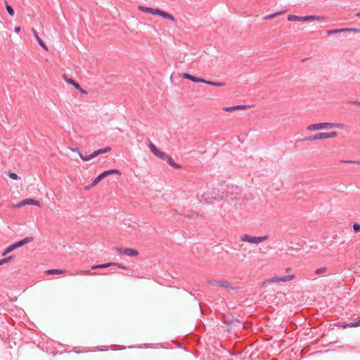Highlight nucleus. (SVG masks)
<instances>
[{
	"instance_id": "nucleus-1",
	"label": "nucleus",
	"mask_w": 360,
	"mask_h": 360,
	"mask_svg": "<svg viewBox=\"0 0 360 360\" xmlns=\"http://www.w3.org/2000/svg\"><path fill=\"white\" fill-rule=\"evenodd\" d=\"M197 197L200 202H213L214 201H221L227 197L225 194L224 188H210L205 189L201 188Z\"/></svg>"
},
{
	"instance_id": "nucleus-2",
	"label": "nucleus",
	"mask_w": 360,
	"mask_h": 360,
	"mask_svg": "<svg viewBox=\"0 0 360 360\" xmlns=\"http://www.w3.org/2000/svg\"><path fill=\"white\" fill-rule=\"evenodd\" d=\"M137 8H138V10H139L143 13H150L153 15H159L165 19H167L173 22H176V20L173 15H172L169 13L162 11L160 9L146 7V6H139L137 7Z\"/></svg>"
},
{
	"instance_id": "nucleus-3",
	"label": "nucleus",
	"mask_w": 360,
	"mask_h": 360,
	"mask_svg": "<svg viewBox=\"0 0 360 360\" xmlns=\"http://www.w3.org/2000/svg\"><path fill=\"white\" fill-rule=\"evenodd\" d=\"M289 21H300V22H309V21H321L326 22L328 17L326 15H309L305 16H299L296 15L290 14L288 15Z\"/></svg>"
},
{
	"instance_id": "nucleus-4",
	"label": "nucleus",
	"mask_w": 360,
	"mask_h": 360,
	"mask_svg": "<svg viewBox=\"0 0 360 360\" xmlns=\"http://www.w3.org/2000/svg\"><path fill=\"white\" fill-rule=\"evenodd\" d=\"M69 148L72 152L77 153L79 154L80 158L83 161H89L91 159H92L94 158H96L98 155L107 153V152H108V151H110L111 150L110 147H105L103 148H101V149H98L97 150H95L94 153H92L91 155H89L88 156H84V155H82V153H81V152L79 151L78 148L75 147V148Z\"/></svg>"
},
{
	"instance_id": "nucleus-5",
	"label": "nucleus",
	"mask_w": 360,
	"mask_h": 360,
	"mask_svg": "<svg viewBox=\"0 0 360 360\" xmlns=\"http://www.w3.org/2000/svg\"><path fill=\"white\" fill-rule=\"evenodd\" d=\"M269 239L268 236H255L249 234H244L240 237L242 242H246L252 244H259Z\"/></svg>"
},
{
	"instance_id": "nucleus-6",
	"label": "nucleus",
	"mask_w": 360,
	"mask_h": 360,
	"mask_svg": "<svg viewBox=\"0 0 360 360\" xmlns=\"http://www.w3.org/2000/svg\"><path fill=\"white\" fill-rule=\"evenodd\" d=\"M331 129V122H321L311 124L307 127V131H318Z\"/></svg>"
},
{
	"instance_id": "nucleus-7",
	"label": "nucleus",
	"mask_w": 360,
	"mask_h": 360,
	"mask_svg": "<svg viewBox=\"0 0 360 360\" xmlns=\"http://www.w3.org/2000/svg\"><path fill=\"white\" fill-rule=\"evenodd\" d=\"M148 147L150 150L158 158L164 160H167V159L168 158L169 155H167L165 153L158 150L155 145L151 141L149 143Z\"/></svg>"
},
{
	"instance_id": "nucleus-8",
	"label": "nucleus",
	"mask_w": 360,
	"mask_h": 360,
	"mask_svg": "<svg viewBox=\"0 0 360 360\" xmlns=\"http://www.w3.org/2000/svg\"><path fill=\"white\" fill-rule=\"evenodd\" d=\"M295 278V275H289L285 276H273L266 280L267 283H279L287 282L293 280Z\"/></svg>"
},
{
	"instance_id": "nucleus-9",
	"label": "nucleus",
	"mask_w": 360,
	"mask_h": 360,
	"mask_svg": "<svg viewBox=\"0 0 360 360\" xmlns=\"http://www.w3.org/2000/svg\"><path fill=\"white\" fill-rule=\"evenodd\" d=\"M117 252L120 255H124L128 257H136L139 255V252L132 248H117Z\"/></svg>"
},
{
	"instance_id": "nucleus-10",
	"label": "nucleus",
	"mask_w": 360,
	"mask_h": 360,
	"mask_svg": "<svg viewBox=\"0 0 360 360\" xmlns=\"http://www.w3.org/2000/svg\"><path fill=\"white\" fill-rule=\"evenodd\" d=\"M115 266L120 269H125L126 266L122 264L117 263V262H109L105 264H96L91 266V269H103L107 268L109 266Z\"/></svg>"
},
{
	"instance_id": "nucleus-11",
	"label": "nucleus",
	"mask_w": 360,
	"mask_h": 360,
	"mask_svg": "<svg viewBox=\"0 0 360 360\" xmlns=\"http://www.w3.org/2000/svg\"><path fill=\"white\" fill-rule=\"evenodd\" d=\"M327 139V132H320L313 136H307L303 139V141H313L319 139Z\"/></svg>"
},
{
	"instance_id": "nucleus-12",
	"label": "nucleus",
	"mask_w": 360,
	"mask_h": 360,
	"mask_svg": "<svg viewBox=\"0 0 360 360\" xmlns=\"http://www.w3.org/2000/svg\"><path fill=\"white\" fill-rule=\"evenodd\" d=\"M360 32V29L356 28H342V29H336V30H329L326 31L328 34H337L340 32Z\"/></svg>"
},
{
	"instance_id": "nucleus-13",
	"label": "nucleus",
	"mask_w": 360,
	"mask_h": 360,
	"mask_svg": "<svg viewBox=\"0 0 360 360\" xmlns=\"http://www.w3.org/2000/svg\"><path fill=\"white\" fill-rule=\"evenodd\" d=\"M26 205H37L38 207L41 206L40 202L39 200L32 199V198H27V199H25V200L20 201V202H18L16 205V207H22V206H24Z\"/></svg>"
},
{
	"instance_id": "nucleus-14",
	"label": "nucleus",
	"mask_w": 360,
	"mask_h": 360,
	"mask_svg": "<svg viewBox=\"0 0 360 360\" xmlns=\"http://www.w3.org/2000/svg\"><path fill=\"white\" fill-rule=\"evenodd\" d=\"M63 78H64V79H65V80L68 84H70L72 85V86H73L76 89L79 90L82 93L86 94V91H84V90L81 88L80 85H79L77 82H76L74 79H71V78H68V77H67V76H66V75H63Z\"/></svg>"
},
{
	"instance_id": "nucleus-15",
	"label": "nucleus",
	"mask_w": 360,
	"mask_h": 360,
	"mask_svg": "<svg viewBox=\"0 0 360 360\" xmlns=\"http://www.w3.org/2000/svg\"><path fill=\"white\" fill-rule=\"evenodd\" d=\"M213 285L219 286V287H221V288L233 289L231 283L226 281H215L213 282Z\"/></svg>"
},
{
	"instance_id": "nucleus-16",
	"label": "nucleus",
	"mask_w": 360,
	"mask_h": 360,
	"mask_svg": "<svg viewBox=\"0 0 360 360\" xmlns=\"http://www.w3.org/2000/svg\"><path fill=\"white\" fill-rule=\"evenodd\" d=\"M111 174H118V175H121V172L118 170V169H110V170H107V171H105L103 172V173L101 174V176L103 177V179L111 175Z\"/></svg>"
},
{
	"instance_id": "nucleus-17",
	"label": "nucleus",
	"mask_w": 360,
	"mask_h": 360,
	"mask_svg": "<svg viewBox=\"0 0 360 360\" xmlns=\"http://www.w3.org/2000/svg\"><path fill=\"white\" fill-rule=\"evenodd\" d=\"M32 240H33V238L32 237H27V238H24L23 240L14 243V245H15V248H18L22 247V245H24Z\"/></svg>"
},
{
	"instance_id": "nucleus-18",
	"label": "nucleus",
	"mask_w": 360,
	"mask_h": 360,
	"mask_svg": "<svg viewBox=\"0 0 360 360\" xmlns=\"http://www.w3.org/2000/svg\"><path fill=\"white\" fill-rule=\"evenodd\" d=\"M67 271L66 270H62V269H47L45 273L46 274H49V275H52V274H65L66 273Z\"/></svg>"
},
{
	"instance_id": "nucleus-19",
	"label": "nucleus",
	"mask_w": 360,
	"mask_h": 360,
	"mask_svg": "<svg viewBox=\"0 0 360 360\" xmlns=\"http://www.w3.org/2000/svg\"><path fill=\"white\" fill-rule=\"evenodd\" d=\"M103 179V177L101 176V175H98L94 181L93 182L91 183V185L86 186L85 188V189H90L92 187H94L95 186H96Z\"/></svg>"
},
{
	"instance_id": "nucleus-20",
	"label": "nucleus",
	"mask_w": 360,
	"mask_h": 360,
	"mask_svg": "<svg viewBox=\"0 0 360 360\" xmlns=\"http://www.w3.org/2000/svg\"><path fill=\"white\" fill-rule=\"evenodd\" d=\"M166 161L171 167L175 169H179L181 167L179 164L175 163L170 156L168 157Z\"/></svg>"
},
{
	"instance_id": "nucleus-21",
	"label": "nucleus",
	"mask_w": 360,
	"mask_h": 360,
	"mask_svg": "<svg viewBox=\"0 0 360 360\" xmlns=\"http://www.w3.org/2000/svg\"><path fill=\"white\" fill-rule=\"evenodd\" d=\"M5 6L6 8V11H8V14L11 16H13L15 14L14 10L13 8L8 4L7 1L5 0Z\"/></svg>"
},
{
	"instance_id": "nucleus-22",
	"label": "nucleus",
	"mask_w": 360,
	"mask_h": 360,
	"mask_svg": "<svg viewBox=\"0 0 360 360\" xmlns=\"http://www.w3.org/2000/svg\"><path fill=\"white\" fill-rule=\"evenodd\" d=\"M15 248H15V245H14V244H13V245H11V246H9V247H8V248L4 250V252H3L2 255H3V256L6 255H7V254H8L9 252H12L13 250H14Z\"/></svg>"
},
{
	"instance_id": "nucleus-23",
	"label": "nucleus",
	"mask_w": 360,
	"mask_h": 360,
	"mask_svg": "<svg viewBox=\"0 0 360 360\" xmlns=\"http://www.w3.org/2000/svg\"><path fill=\"white\" fill-rule=\"evenodd\" d=\"M345 124L342 123H333L331 122V129L338 128V129H344Z\"/></svg>"
},
{
	"instance_id": "nucleus-24",
	"label": "nucleus",
	"mask_w": 360,
	"mask_h": 360,
	"mask_svg": "<svg viewBox=\"0 0 360 360\" xmlns=\"http://www.w3.org/2000/svg\"><path fill=\"white\" fill-rule=\"evenodd\" d=\"M77 274H91V275H96L97 273L96 272H91L90 270H81L79 271Z\"/></svg>"
},
{
	"instance_id": "nucleus-25",
	"label": "nucleus",
	"mask_w": 360,
	"mask_h": 360,
	"mask_svg": "<svg viewBox=\"0 0 360 360\" xmlns=\"http://www.w3.org/2000/svg\"><path fill=\"white\" fill-rule=\"evenodd\" d=\"M326 271H327V269L326 267H322V268L317 269L314 271V273H315V274L319 275V274H325Z\"/></svg>"
},
{
	"instance_id": "nucleus-26",
	"label": "nucleus",
	"mask_w": 360,
	"mask_h": 360,
	"mask_svg": "<svg viewBox=\"0 0 360 360\" xmlns=\"http://www.w3.org/2000/svg\"><path fill=\"white\" fill-rule=\"evenodd\" d=\"M280 13H281L280 12H276V13H272V14H269V15L264 16L263 19L264 20H269V19H271V18H273L277 16Z\"/></svg>"
},
{
	"instance_id": "nucleus-27",
	"label": "nucleus",
	"mask_w": 360,
	"mask_h": 360,
	"mask_svg": "<svg viewBox=\"0 0 360 360\" xmlns=\"http://www.w3.org/2000/svg\"><path fill=\"white\" fill-rule=\"evenodd\" d=\"M249 108H250V106L247 105H235L236 110H246V109H248Z\"/></svg>"
},
{
	"instance_id": "nucleus-28",
	"label": "nucleus",
	"mask_w": 360,
	"mask_h": 360,
	"mask_svg": "<svg viewBox=\"0 0 360 360\" xmlns=\"http://www.w3.org/2000/svg\"><path fill=\"white\" fill-rule=\"evenodd\" d=\"M338 136L336 131L327 132V139H333Z\"/></svg>"
},
{
	"instance_id": "nucleus-29",
	"label": "nucleus",
	"mask_w": 360,
	"mask_h": 360,
	"mask_svg": "<svg viewBox=\"0 0 360 360\" xmlns=\"http://www.w3.org/2000/svg\"><path fill=\"white\" fill-rule=\"evenodd\" d=\"M191 81H193L194 82H202H202H205V79L192 75Z\"/></svg>"
},
{
	"instance_id": "nucleus-30",
	"label": "nucleus",
	"mask_w": 360,
	"mask_h": 360,
	"mask_svg": "<svg viewBox=\"0 0 360 360\" xmlns=\"http://www.w3.org/2000/svg\"><path fill=\"white\" fill-rule=\"evenodd\" d=\"M8 176L11 179H13V180H18L19 179V176L15 174V173H13V172H8Z\"/></svg>"
},
{
	"instance_id": "nucleus-31",
	"label": "nucleus",
	"mask_w": 360,
	"mask_h": 360,
	"mask_svg": "<svg viewBox=\"0 0 360 360\" xmlns=\"http://www.w3.org/2000/svg\"><path fill=\"white\" fill-rule=\"evenodd\" d=\"M359 326H360V320L355 321V322H352V323H349L348 325H347V326L352 327V328L356 327Z\"/></svg>"
},
{
	"instance_id": "nucleus-32",
	"label": "nucleus",
	"mask_w": 360,
	"mask_h": 360,
	"mask_svg": "<svg viewBox=\"0 0 360 360\" xmlns=\"http://www.w3.org/2000/svg\"><path fill=\"white\" fill-rule=\"evenodd\" d=\"M353 229L355 233L360 232V224L354 223L353 224Z\"/></svg>"
},
{
	"instance_id": "nucleus-33",
	"label": "nucleus",
	"mask_w": 360,
	"mask_h": 360,
	"mask_svg": "<svg viewBox=\"0 0 360 360\" xmlns=\"http://www.w3.org/2000/svg\"><path fill=\"white\" fill-rule=\"evenodd\" d=\"M12 257H6L0 259V266L7 263L8 261L11 259Z\"/></svg>"
},
{
	"instance_id": "nucleus-34",
	"label": "nucleus",
	"mask_w": 360,
	"mask_h": 360,
	"mask_svg": "<svg viewBox=\"0 0 360 360\" xmlns=\"http://www.w3.org/2000/svg\"><path fill=\"white\" fill-rule=\"evenodd\" d=\"M223 110L225 112H231V111L236 110L235 105L230 106V107H225L223 108Z\"/></svg>"
},
{
	"instance_id": "nucleus-35",
	"label": "nucleus",
	"mask_w": 360,
	"mask_h": 360,
	"mask_svg": "<svg viewBox=\"0 0 360 360\" xmlns=\"http://www.w3.org/2000/svg\"><path fill=\"white\" fill-rule=\"evenodd\" d=\"M182 77H184V79H187L191 80L192 75L188 74V73H183Z\"/></svg>"
},
{
	"instance_id": "nucleus-36",
	"label": "nucleus",
	"mask_w": 360,
	"mask_h": 360,
	"mask_svg": "<svg viewBox=\"0 0 360 360\" xmlns=\"http://www.w3.org/2000/svg\"><path fill=\"white\" fill-rule=\"evenodd\" d=\"M32 32L33 33V35H34V38L36 39V40L38 38H39V36L37 32L36 31V30L34 28L32 29Z\"/></svg>"
},
{
	"instance_id": "nucleus-37",
	"label": "nucleus",
	"mask_w": 360,
	"mask_h": 360,
	"mask_svg": "<svg viewBox=\"0 0 360 360\" xmlns=\"http://www.w3.org/2000/svg\"><path fill=\"white\" fill-rule=\"evenodd\" d=\"M224 85V83L223 82H214L212 84V86H222Z\"/></svg>"
},
{
	"instance_id": "nucleus-38",
	"label": "nucleus",
	"mask_w": 360,
	"mask_h": 360,
	"mask_svg": "<svg viewBox=\"0 0 360 360\" xmlns=\"http://www.w3.org/2000/svg\"><path fill=\"white\" fill-rule=\"evenodd\" d=\"M41 47H42L44 50L48 51V47L46 45V44L42 41L41 43L39 44Z\"/></svg>"
},
{
	"instance_id": "nucleus-39",
	"label": "nucleus",
	"mask_w": 360,
	"mask_h": 360,
	"mask_svg": "<svg viewBox=\"0 0 360 360\" xmlns=\"http://www.w3.org/2000/svg\"><path fill=\"white\" fill-rule=\"evenodd\" d=\"M342 162H348V163H354V162H356V163L360 164V161H354V160H342Z\"/></svg>"
},
{
	"instance_id": "nucleus-40",
	"label": "nucleus",
	"mask_w": 360,
	"mask_h": 360,
	"mask_svg": "<svg viewBox=\"0 0 360 360\" xmlns=\"http://www.w3.org/2000/svg\"><path fill=\"white\" fill-rule=\"evenodd\" d=\"M213 82H214L213 81H209V80H206V79H205V82H202V83L207 84H210L212 86Z\"/></svg>"
},
{
	"instance_id": "nucleus-41",
	"label": "nucleus",
	"mask_w": 360,
	"mask_h": 360,
	"mask_svg": "<svg viewBox=\"0 0 360 360\" xmlns=\"http://www.w3.org/2000/svg\"><path fill=\"white\" fill-rule=\"evenodd\" d=\"M14 31L15 33H19L20 32V27H15L14 28Z\"/></svg>"
},
{
	"instance_id": "nucleus-42",
	"label": "nucleus",
	"mask_w": 360,
	"mask_h": 360,
	"mask_svg": "<svg viewBox=\"0 0 360 360\" xmlns=\"http://www.w3.org/2000/svg\"><path fill=\"white\" fill-rule=\"evenodd\" d=\"M37 42L39 44L42 41V39L39 37L37 39Z\"/></svg>"
},
{
	"instance_id": "nucleus-43",
	"label": "nucleus",
	"mask_w": 360,
	"mask_h": 360,
	"mask_svg": "<svg viewBox=\"0 0 360 360\" xmlns=\"http://www.w3.org/2000/svg\"><path fill=\"white\" fill-rule=\"evenodd\" d=\"M354 104H355V105H360V102H359V101H355V102L354 103Z\"/></svg>"
},
{
	"instance_id": "nucleus-44",
	"label": "nucleus",
	"mask_w": 360,
	"mask_h": 360,
	"mask_svg": "<svg viewBox=\"0 0 360 360\" xmlns=\"http://www.w3.org/2000/svg\"><path fill=\"white\" fill-rule=\"evenodd\" d=\"M290 270H291V269H290V268H287V269H285V271H286V272H289Z\"/></svg>"
},
{
	"instance_id": "nucleus-45",
	"label": "nucleus",
	"mask_w": 360,
	"mask_h": 360,
	"mask_svg": "<svg viewBox=\"0 0 360 360\" xmlns=\"http://www.w3.org/2000/svg\"><path fill=\"white\" fill-rule=\"evenodd\" d=\"M356 15L357 17H360V12L357 13L356 14Z\"/></svg>"
}]
</instances>
